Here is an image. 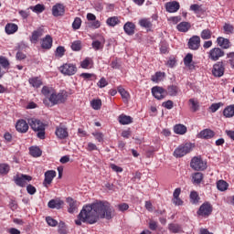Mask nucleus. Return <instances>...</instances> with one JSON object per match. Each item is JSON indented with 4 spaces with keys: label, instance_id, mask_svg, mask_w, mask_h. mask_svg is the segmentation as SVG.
<instances>
[{
    "label": "nucleus",
    "instance_id": "nucleus-7",
    "mask_svg": "<svg viewBox=\"0 0 234 234\" xmlns=\"http://www.w3.org/2000/svg\"><path fill=\"white\" fill-rule=\"evenodd\" d=\"M224 50L220 48H213L212 49L209 50L208 52V59L211 61H218L220 58H224Z\"/></svg>",
    "mask_w": 234,
    "mask_h": 234
},
{
    "label": "nucleus",
    "instance_id": "nucleus-25",
    "mask_svg": "<svg viewBox=\"0 0 234 234\" xmlns=\"http://www.w3.org/2000/svg\"><path fill=\"white\" fill-rule=\"evenodd\" d=\"M67 203L69 204V213H75V211H78V201L74 200L72 197H68Z\"/></svg>",
    "mask_w": 234,
    "mask_h": 234
},
{
    "label": "nucleus",
    "instance_id": "nucleus-33",
    "mask_svg": "<svg viewBox=\"0 0 234 234\" xmlns=\"http://www.w3.org/2000/svg\"><path fill=\"white\" fill-rule=\"evenodd\" d=\"M106 25L108 27H114L116 25H120V18H118V16L108 17L106 20Z\"/></svg>",
    "mask_w": 234,
    "mask_h": 234
},
{
    "label": "nucleus",
    "instance_id": "nucleus-59",
    "mask_svg": "<svg viewBox=\"0 0 234 234\" xmlns=\"http://www.w3.org/2000/svg\"><path fill=\"white\" fill-rule=\"evenodd\" d=\"M80 77L84 80H96V75L92 73H81Z\"/></svg>",
    "mask_w": 234,
    "mask_h": 234
},
{
    "label": "nucleus",
    "instance_id": "nucleus-12",
    "mask_svg": "<svg viewBox=\"0 0 234 234\" xmlns=\"http://www.w3.org/2000/svg\"><path fill=\"white\" fill-rule=\"evenodd\" d=\"M187 47L190 50H198L200 48V37L195 35L189 38Z\"/></svg>",
    "mask_w": 234,
    "mask_h": 234
},
{
    "label": "nucleus",
    "instance_id": "nucleus-51",
    "mask_svg": "<svg viewBox=\"0 0 234 234\" xmlns=\"http://www.w3.org/2000/svg\"><path fill=\"white\" fill-rule=\"evenodd\" d=\"M71 49L75 52L81 50V41L76 40L71 44Z\"/></svg>",
    "mask_w": 234,
    "mask_h": 234
},
{
    "label": "nucleus",
    "instance_id": "nucleus-18",
    "mask_svg": "<svg viewBox=\"0 0 234 234\" xmlns=\"http://www.w3.org/2000/svg\"><path fill=\"white\" fill-rule=\"evenodd\" d=\"M45 34V29L43 27H38L37 30H34L32 32V35L30 37L31 43H37L39 40V37Z\"/></svg>",
    "mask_w": 234,
    "mask_h": 234
},
{
    "label": "nucleus",
    "instance_id": "nucleus-1",
    "mask_svg": "<svg viewBox=\"0 0 234 234\" xmlns=\"http://www.w3.org/2000/svg\"><path fill=\"white\" fill-rule=\"evenodd\" d=\"M112 217H114V209L111 207V204L107 201H100L84 206L78 215L75 224L77 226H81V222L96 224L100 218L111 220Z\"/></svg>",
    "mask_w": 234,
    "mask_h": 234
},
{
    "label": "nucleus",
    "instance_id": "nucleus-39",
    "mask_svg": "<svg viewBox=\"0 0 234 234\" xmlns=\"http://www.w3.org/2000/svg\"><path fill=\"white\" fill-rule=\"evenodd\" d=\"M32 12H35V14H42V12H45V5L41 4H37L35 6L29 7Z\"/></svg>",
    "mask_w": 234,
    "mask_h": 234
},
{
    "label": "nucleus",
    "instance_id": "nucleus-37",
    "mask_svg": "<svg viewBox=\"0 0 234 234\" xmlns=\"http://www.w3.org/2000/svg\"><path fill=\"white\" fill-rule=\"evenodd\" d=\"M92 65H94V61L89 57L80 62L81 69H90Z\"/></svg>",
    "mask_w": 234,
    "mask_h": 234
},
{
    "label": "nucleus",
    "instance_id": "nucleus-24",
    "mask_svg": "<svg viewBox=\"0 0 234 234\" xmlns=\"http://www.w3.org/2000/svg\"><path fill=\"white\" fill-rule=\"evenodd\" d=\"M19 30V27L14 23H7L5 27V31L7 36H12V34H16Z\"/></svg>",
    "mask_w": 234,
    "mask_h": 234
},
{
    "label": "nucleus",
    "instance_id": "nucleus-49",
    "mask_svg": "<svg viewBox=\"0 0 234 234\" xmlns=\"http://www.w3.org/2000/svg\"><path fill=\"white\" fill-rule=\"evenodd\" d=\"M190 199L192 204H198V200H200V197L196 191H193L190 193Z\"/></svg>",
    "mask_w": 234,
    "mask_h": 234
},
{
    "label": "nucleus",
    "instance_id": "nucleus-35",
    "mask_svg": "<svg viewBox=\"0 0 234 234\" xmlns=\"http://www.w3.org/2000/svg\"><path fill=\"white\" fill-rule=\"evenodd\" d=\"M29 153H30L31 156H34V158H39V156H41V154H43V152L37 146L30 147Z\"/></svg>",
    "mask_w": 234,
    "mask_h": 234
},
{
    "label": "nucleus",
    "instance_id": "nucleus-11",
    "mask_svg": "<svg viewBox=\"0 0 234 234\" xmlns=\"http://www.w3.org/2000/svg\"><path fill=\"white\" fill-rule=\"evenodd\" d=\"M32 177L28 175L21 174L20 176H15V184H16L19 187H25L27 186V182H30Z\"/></svg>",
    "mask_w": 234,
    "mask_h": 234
},
{
    "label": "nucleus",
    "instance_id": "nucleus-20",
    "mask_svg": "<svg viewBox=\"0 0 234 234\" xmlns=\"http://www.w3.org/2000/svg\"><path fill=\"white\" fill-rule=\"evenodd\" d=\"M52 14L54 17H59V16H63V14H65V5L62 4H56L52 7Z\"/></svg>",
    "mask_w": 234,
    "mask_h": 234
},
{
    "label": "nucleus",
    "instance_id": "nucleus-28",
    "mask_svg": "<svg viewBox=\"0 0 234 234\" xmlns=\"http://www.w3.org/2000/svg\"><path fill=\"white\" fill-rule=\"evenodd\" d=\"M165 78V73L162 71L155 72L154 75H152L151 80L154 81V83H160V81H164V79Z\"/></svg>",
    "mask_w": 234,
    "mask_h": 234
},
{
    "label": "nucleus",
    "instance_id": "nucleus-10",
    "mask_svg": "<svg viewBox=\"0 0 234 234\" xmlns=\"http://www.w3.org/2000/svg\"><path fill=\"white\" fill-rule=\"evenodd\" d=\"M152 94L156 100H164L167 96V91L159 86L152 88Z\"/></svg>",
    "mask_w": 234,
    "mask_h": 234
},
{
    "label": "nucleus",
    "instance_id": "nucleus-50",
    "mask_svg": "<svg viewBox=\"0 0 234 234\" xmlns=\"http://www.w3.org/2000/svg\"><path fill=\"white\" fill-rule=\"evenodd\" d=\"M55 56L57 58H63V56H65V48L62 46H58L56 49Z\"/></svg>",
    "mask_w": 234,
    "mask_h": 234
},
{
    "label": "nucleus",
    "instance_id": "nucleus-38",
    "mask_svg": "<svg viewBox=\"0 0 234 234\" xmlns=\"http://www.w3.org/2000/svg\"><path fill=\"white\" fill-rule=\"evenodd\" d=\"M176 96L178 94V87L175 85H170L166 90V96Z\"/></svg>",
    "mask_w": 234,
    "mask_h": 234
},
{
    "label": "nucleus",
    "instance_id": "nucleus-41",
    "mask_svg": "<svg viewBox=\"0 0 234 234\" xmlns=\"http://www.w3.org/2000/svg\"><path fill=\"white\" fill-rule=\"evenodd\" d=\"M203 179H204V175H202V173L200 172H197L192 177L194 184H200Z\"/></svg>",
    "mask_w": 234,
    "mask_h": 234
},
{
    "label": "nucleus",
    "instance_id": "nucleus-34",
    "mask_svg": "<svg viewBox=\"0 0 234 234\" xmlns=\"http://www.w3.org/2000/svg\"><path fill=\"white\" fill-rule=\"evenodd\" d=\"M118 92L121 94L124 103H127V101H129V98H131L129 92H127V90H125L122 86L118 87Z\"/></svg>",
    "mask_w": 234,
    "mask_h": 234
},
{
    "label": "nucleus",
    "instance_id": "nucleus-45",
    "mask_svg": "<svg viewBox=\"0 0 234 234\" xmlns=\"http://www.w3.org/2000/svg\"><path fill=\"white\" fill-rule=\"evenodd\" d=\"M223 105L224 103L222 102L212 103L208 109L210 112H217V111H218V109H220Z\"/></svg>",
    "mask_w": 234,
    "mask_h": 234
},
{
    "label": "nucleus",
    "instance_id": "nucleus-16",
    "mask_svg": "<svg viewBox=\"0 0 234 234\" xmlns=\"http://www.w3.org/2000/svg\"><path fill=\"white\" fill-rule=\"evenodd\" d=\"M165 10L169 14H175V12H178V10H180V4L176 1L167 2L165 4Z\"/></svg>",
    "mask_w": 234,
    "mask_h": 234
},
{
    "label": "nucleus",
    "instance_id": "nucleus-9",
    "mask_svg": "<svg viewBox=\"0 0 234 234\" xmlns=\"http://www.w3.org/2000/svg\"><path fill=\"white\" fill-rule=\"evenodd\" d=\"M226 69L224 68V62L218 61L216 64H214L212 69V74L215 76V78H222L224 76V71Z\"/></svg>",
    "mask_w": 234,
    "mask_h": 234
},
{
    "label": "nucleus",
    "instance_id": "nucleus-5",
    "mask_svg": "<svg viewBox=\"0 0 234 234\" xmlns=\"http://www.w3.org/2000/svg\"><path fill=\"white\" fill-rule=\"evenodd\" d=\"M48 100L51 105H58V103H65L67 97L63 91L58 93L53 91Z\"/></svg>",
    "mask_w": 234,
    "mask_h": 234
},
{
    "label": "nucleus",
    "instance_id": "nucleus-43",
    "mask_svg": "<svg viewBox=\"0 0 234 234\" xmlns=\"http://www.w3.org/2000/svg\"><path fill=\"white\" fill-rule=\"evenodd\" d=\"M217 187L218 191H226L228 189V182L224 180H219L217 183Z\"/></svg>",
    "mask_w": 234,
    "mask_h": 234
},
{
    "label": "nucleus",
    "instance_id": "nucleus-17",
    "mask_svg": "<svg viewBox=\"0 0 234 234\" xmlns=\"http://www.w3.org/2000/svg\"><path fill=\"white\" fill-rule=\"evenodd\" d=\"M16 129L18 133H27L28 132V122L24 119H20L16 123Z\"/></svg>",
    "mask_w": 234,
    "mask_h": 234
},
{
    "label": "nucleus",
    "instance_id": "nucleus-56",
    "mask_svg": "<svg viewBox=\"0 0 234 234\" xmlns=\"http://www.w3.org/2000/svg\"><path fill=\"white\" fill-rule=\"evenodd\" d=\"M91 47L94 50H100V49L103 48V44H101L99 40H94L91 43Z\"/></svg>",
    "mask_w": 234,
    "mask_h": 234
},
{
    "label": "nucleus",
    "instance_id": "nucleus-15",
    "mask_svg": "<svg viewBox=\"0 0 234 234\" xmlns=\"http://www.w3.org/2000/svg\"><path fill=\"white\" fill-rule=\"evenodd\" d=\"M54 178H56V171L48 170L45 173V179L43 182L44 187H48V186H50V184H52V181L54 180Z\"/></svg>",
    "mask_w": 234,
    "mask_h": 234
},
{
    "label": "nucleus",
    "instance_id": "nucleus-64",
    "mask_svg": "<svg viewBox=\"0 0 234 234\" xmlns=\"http://www.w3.org/2000/svg\"><path fill=\"white\" fill-rule=\"evenodd\" d=\"M163 107H165V109H173V101H167L163 102Z\"/></svg>",
    "mask_w": 234,
    "mask_h": 234
},
{
    "label": "nucleus",
    "instance_id": "nucleus-62",
    "mask_svg": "<svg viewBox=\"0 0 234 234\" xmlns=\"http://www.w3.org/2000/svg\"><path fill=\"white\" fill-rule=\"evenodd\" d=\"M27 191L28 195H36L37 189L35 188L34 186H32V185H27Z\"/></svg>",
    "mask_w": 234,
    "mask_h": 234
},
{
    "label": "nucleus",
    "instance_id": "nucleus-47",
    "mask_svg": "<svg viewBox=\"0 0 234 234\" xmlns=\"http://www.w3.org/2000/svg\"><path fill=\"white\" fill-rule=\"evenodd\" d=\"M0 65L3 69H8V67H10V62L6 57L0 56Z\"/></svg>",
    "mask_w": 234,
    "mask_h": 234
},
{
    "label": "nucleus",
    "instance_id": "nucleus-60",
    "mask_svg": "<svg viewBox=\"0 0 234 234\" xmlns=\"http://www.w3.org/2000/svg\"><path fill=\"white\" fill-rule=\"evenodd\" d=\"M97 85L100 89H103L104 87H107V85H109V82H107V80L105 78H101Z\"/></svg>",
    "mask_w": 234,
    "mask_h": 234
},
{
    "label": "nucleus",
    "instance_id": "nucleus-23",
    "mask_svg": "<svg viewBox=\"0 0 234 234\" xmlns=\"http://www.w3.org/2000/svg\"><path fill=\"white\" fill-rule=\"evenodd\" d=\"M52 37H50V35H47L41 40V48H44V50H50V48H52Z\"/></svg>",
    "mask_w": 234,
    "mask_h": 234
},
{
    "label": "nucleus",
    "instance_id": "nucleus-63",
    "mask_svg": "<svg viewBox=\"0 0 234 234\" xmlns=\"http://www.w3.org/2000/svg\"><path fill=\"white\" fill-rule=\"evenodd\" d=\"M92 135L98 140L99 142H103V133H93Z\"/></svg>",
    "mask_w": 234,
    "mask_h": 234
},
{
    "label": "nucleus",
    "instance_id": "nucleus-54",
    "mask_svg": "<svg viewBox=\"0 0 234 234\" xmlns=\"http://www.w3.org/2000/svg\"><path fill=\"white\" fill-rule=\"evenodd\" d=\"M58 233L59 234H67V226L65 225V222L60 221L58 223Z\"/></svg>",
    "mask_w": 234,
    "mask_h": 234
},
{
    "label": "nucleus",
    "instance_id": "nucleus-26",
    "mask_svg": "<svg viewBox=\"0 0 234 234\" xmlns=\"http://www.w3.org/2000/svg\"><path fill=\"white\" fill-rule=\"evenodd\" d=\"M138 24L142 28H145L148 31L153 28V22L151 21V18H142L139 20Z\"/></svg>",
    "mask_w": 234,
    "mask_h": 234
},
{
    "label": "nucleus",
    "instance_id": "nucleus-36",
    "mask_svg": "<svg viewBox=\"0 0 234 234\" xmlns=\"http://www.w3.org/2000/svg\"><path fill=\"white\" fill-rule=\"evenodd\" d=\"M174 132L176 134H186L187 133V127L184 124H176L174 127Z\"/></svg>",
    "mask_w": 234,
    "mask_h": 234
},
{
    "label": "nucleus",
    "instance_id": "nucleus-55",
    "mask_svg": "<svg viewBox=\"0 0 234 234\" xmlns=\"http://www.w3.org/2000/svg\"><path fill=\"white\" fill-rule=\"evenodd\" d=\"M225 34H233L234 27L231 24H225L223 27Z\"/></svg>",
    "mask_w": 234,
    "mask_h": 234
},
{
    "label": "nucleus",
    "instance_id": "nucleus-53",
    "mask_svg": "<svg viewBox=\"0 0 234 234\" xmlns=\"http://www.w3.org/2000/svg\"><path fill=\"white\" fill-rule=\"evenodd\" d=\"M46 222L47 224H48V226H51V228H56V226L58 225V220L52 218V217H47Z\"/></svg>",
    "mask_w": 234,
    "mask_h": 234
},
{
    "label": "nucleus",
    "instance_id": "nucleus-22",
    "mask_svg": "<svg viewBox=\"0 0 234 234\" xmlns=\"http://www.w3.org/2000/svg\"><path fill=\"white\" fill-rule=\"evenodd\" d=\"M217 43L218 47H220V48H223L224 50H228V48L231 47V42L229 41V39L223 37H218L217 38Z\"/></svg>",
    "mask_w": 234,
    "mask_h": 234
},
{
    "label": "nucleus",
    "instance_id": "nucleus-31",
    "mask_svg": "<svg viewBox=\"0 0 234 234\" xmlns=\"http://www.w3.org/2000/svg\"><path fill=\"white\" fill-rule=\"evenodd\" d=\"M29 84H31L32 87H35V89H39L41 85H43V81L39 77H33L28 80Z\"/></svg>",
    "mask_w": 234,
    "mask_h": 234
},
{
    "label": "nucleus",
    "instance_id": "nucleus-32",
    "mask_svg": "<svg viewBox=\"0 0 234 234\" xmlns=\"http://www.w3.org/2000/svg\"><path fill=\"white\" fill-rule=\"evenodd\" d=\"M223 115L226 118H233V116H234V104L227 106L223 111Z\"/></svg>",
    "mask_w": 234,
    "mask_h": 234
},
{
    "label": "nucleus",
    "instance_id": "nucleus-61",
    "mask_svg": "<svg viewBox=\"0 0 234 234\" xmlns=\"http://www.w3.org/2000/svg\"><path fill=\"white\" fill-rule=\"evenodd\" d=\"M157 229H158V222L154 220H150L149 229H151V231H156Z\"/></svg>",
    "mask_w": 234,
    "mask_h": 234
},
{
    "label": "nucleus",
    "instance_id": "nucleus-48",
    "mask_svg": "<svg viewBox=\"0 0 234 234\" xmlns=\"http://www.w3.org/2000/svg\"><path fill=\"white\" fill-rule=\"evenodd\" d=\"M201 39H211V30L204 29L201 31Z\"/></svg>",
    "mask_w": 234,
    "mask_h": 234
},
{
    "label": "nucleus",
    "instance_id": "nucleus-13",
    "mask_svg": "<svg viewBox=\"0 0 234 234\" xmlns=\"http://www.w3.org/2000/svg\"><path fill=\"white\" fill-rule=\"evenodd\" d=\"M184 65L189 70H195L197 69V62L193 61V54L187 53L184 58Z\"/></svg>",
    "mask_w": 234,
    "mask_h": 234
},
{
    "label": "nucleus",
    "instance_id": "nucleus-14",
    "mask_svg": "<svg viewBox=\"0 0 234 234\" xmlns=\"http://www.w3.org/2000/svg\"><path fill=\"white\" fill-rule=\"evenodd\" d=\"M55 134L59 140L69 138V132L67 131V127L63 126V123H60L59 126L56 127Z\"/></svg>",
    "mask_w": 234,
    "mask_h": 234
},
{
    "label": "nucleus",
    "instance_id": "nucleus-19",
    "mask_svg": "<svg viewBox=\"0 0 234 234\" xmlns=\"http://www.w3.org/2000/svg\"><path fill=\"white\" fill-rule=\"evenodd\" d=\"M214 137L215 132H213L211 129H205L197 134V138H201L203 140H211V138Z\"/></svg>",
    "mask_w": 234,
    "mask_h": 234
},
{
    "label": "nucleus",
    "instance_id": "nucleus-58",
    "mask_svg": "<svg viewBox=\"0 0 234 234\" xmlns=\"http://www.w3.org/2000/svg\"><path fill=\"white\" fill-rule=\"evenodd\" d=\"M119 122L121 125H129V123H133V118H120Z\"/></svg>",
    "mask_w": 234,
    "mask_h": 234
},
{
    "label": "nucleus",
    "instance_id": "nucleus-27",
    "mask_svg": "<svg viewBox=\"0 0 234 234\" xmlns=\"http://www.w3.org/2000/svg\"><path fill=\"white\" fill-rule=\"evenodd\" d=\"M63 201L62 200H58V199H51L48 203V207L50 209H61V206L63 205Z\"/></svg>",
    "mask_w": 234,
    "mask_h": 234
},
{
    "label": "nucleus",
    "instance_id": "nucleus-44",
    "mask_svg": "<svg viewBox=\"0 0 234 234\" xmlns=\"http://www.w3.org/2000/svg\"><path fill=\"white\" fill-rule=\"evenodd\" d=\"M10 171V165L7 164H0V175H8Z\"/></svg>",
    "mask_w": 234,
    "mask_h": 234
},
{
    "label": "nucleus",
    "instance_id": "nucleus-57",
    "mask_svg": "<svg viewBox=\"0 0 234 234\" xmlns=\"http://www.w3.org/2000/svg\"><path fill=\"white\" fill-rule=\"evenodd\" d=\"M190 10L195 12V14H200V12H202V7L197 4H194L190 5Z\"/></svg>",
    "mask_w": 234,
    "mask_h": 234
},
{
    "label": "nucleus",
    "instance_id": "nucleus-8",
    "mask_svg": "<svg viewBox=\"0 0 234 234\" xmlns=\"http://www.w3.org/2000/svg\"><path fill=\"white\" fill-rule=\"evenodd\" d=\"M211 213H213V207L207 202L202 204L197 211V215H199V217H209Z\"/></svg>",
    "mask_w": 234,
    "mask_h": 234
},
{
    "label": "nucleus",
    "instance_id": "nucleus-30",
    "mask_svg": "<svg viewBox=\"0 0 234 234\" xmlns=\"http://www.w3.org/2000/svg\"><path fill=\"white\" fill-rule=\"evenodd\" d=\"M178 32H188L191 28V23L189 22H181L176 26Z\"/></svg>",
    "mask_w": 234,
    "mask_h": 234
},
{
    "label": "nucleus",
    "instance_id": "nucleus-29",
    "mask_svg": "<svg viewBox=\"0 0 234 234\" xmlns=\"http://www.w3.org/2000/svg\"><path fill=\"white\" fill-rule=\"evenodd\" d=\"M168 230L170 233H182V226L177 223H170L168 224Z\"/></svg>",
    "mask_w": 234,
    "mask_h": 234
},
{
    "label": "nucleus",
    "instance_id": "nucleus-6",
    "mask_svg": "<svg viewBox=\"0 0 234 234\" xmlns=\"http://www.w3.org/2000/svg\"><path fill=\"white\" fill-rule=\"evenodd\" d=\"M59 70L64 76H74L78 72V68L76 64L66 63L60 66Z\"/></svg>",
    "mask_w": 234,
    "mask_h": 234
},
{
    "label": "nucleus",
    "instance_id": "nucleus-52",
    "mask_svg": "<svg viewBox=\"0 0 234 234\" xmlns=\"http://www.w3.org/2000/svg\"><path fill=\"white\" fill-rule=\"evenodd\" d=\"M189 103H190V108L192 109V111H194V112H197V110L199 107L198 101H197L195 99H190Z\"/></svg>",
    "mask_w": 234,
    "mask_h": 234
},
{
    "label": "nucleus",
    "instance_id": "nucleus-46",
    "mask_svg": "<svg viewBox=\"0 0 234 234\" xmlns=\"http://www.w3.org/2000/svg\"><path fill=\"white\" fill-rule=\"evenodd\" d=\"M81 27V18L76 17L72 23L73 30H80Z\"/></svg>",
    "mask_w": 234,
    "mask_h": 234
},
{
    "label": "nucleus",
    "instance_id": "nucleus-3",
    "mask_svg": "<svg viewBox=\"0 0 234 234\" xmlns=\"http://www.w3.org/2000/svg\"><path fill=\"white\" fill-rule=\"evenodd\" d=\"M192 149L193 144L191 143L181 144L174 151V156L176 158H182V156H186V154L191 153Z\"/></svg>",
    "mask_w": 234,
    "mask_h": 234
},
{
    "label": "nucleus",
    "instance_id": "nucleus-21",
    "mask_svg": "<svg viewBox=\"0 0 234 234\" xmlns=\"http://www.w3.org/2000/svg\"><path fill=\"white\" fill-rule=\"evenodd\" d=\"M123 30L127 36H134L136 25L133 22H126L123 26Z\"/></svg>",
    "mask_w": 234,
    "mask_h": 234
},
{
    "label": "nucleus",
    "instance_id": "nucleus-2",
    "mask_svg": "<svg viewBox=\"0 0 234 234\" xmlns=\"http://www.w3.org/2000/svg\"><path fill=\"white\" fill-rule=\"evenodd\" d=\"M28 123L33 131L37 133V138L45 140V124L39 119H28Z\"/></svg>",
    "mask_w": 234,
    "mask_h": 234
},
{
    "label": "nucleus",
    "instance_id": "nucleus-40",
    "mask_svg": "<svg viewBox=\"0 0 234 234\" xmlns=\"http://www.w3.org/2000/svg\"><path fill=\"white\" fill-rule=\"evenodd\" d=\"M41 92L46 98H48V96H51L54 92V89L51 87L44 86L41 90Z\"/></svg>",
    "mask_w": 234,
    "mask_h": 234
},
{
    "label": "nucleus",
    "instance_id": "nucleus-42",
    "mask_svg": "<svg viewBox=\"0 0 234 234\" xmlns=\"http://www.w3.org/2000/svg\"><path fill=\"white\" fill-rule=\"evenodd\" d=\"M90 106L92 107V109H94L95 111H100V109H101V100L97 99V100H92L90 101Z\"/></svg>",
    "mask_w": 234,
    "mask_h": 234
},
{
    "label": "nucleus",
    "instance_id": "nucleus-4",
    "mask_svg": "<svg viewBox=\"0 0 234 234\" xmlns=\"http://www.w3.org/2000/svg\"><path fill=\"white\" fill-rule=\"evenodd\" d=\"M190 167H192L194 171H205V169H207V163L200 157H194L191 160Z\"/></svg>",
    "mask_w": 234,
    "mask_h": 234
}]
</instances>
